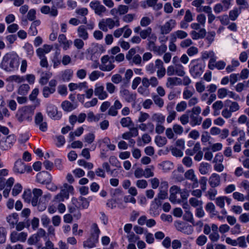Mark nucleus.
<instances>
[{
	"label": "nucleus",
	"mask_w": 249,
	"mask_h": 249,
	"mask_svg": "<svg viewBox=\"0 0 249 249\" xmlns=\"http://www.w3.org/2000/svg\"><path fill=\"white\" fill-rule=\"evenodd\" d=\"M18 64V56L14 52L7 53L3 57L0 67L7 71H12Z\"/></svg>",
	"instance_id": "1"
},
{
	"label": "nucleus",
	"mask_w": 249,
	"mask_h": 249,
	"mask_svg": "<svg viewBox=\"0 0 249 249\" xmlns=\"http://www.w3.org/2000/svg\"><path fill=\"white\" fill-rule=\"evenodd\" d=\"M35 108V107L33 106H24L18 109L16 114L18 122L21 123L24 120H31Z\"/></svg>",
	"instance_id": "2"
},
{
	"label": "nucleus",
	"mask_w": 249,
	"mask_h": 249,
	"mask_svg": "<svg viewBox=\"0 0 249 249\" xmlns=\"http://www.w3.org/2000/svg\"><path fill=\"white\" fill-rule=\"evenodd\" d=\"M115 20L111 18L102 19L99 23L98 26L100 29L104 32H107L108 28L110 29H113L115 26L118 27L120 25L119 18H115Z\"/></svg>",
	"instance_id": "3"
},
{
	"label": "nucleus",
	"mask_w": 249,
	"mask_h": 249,
	"mask_svg": "<svg viewBox=\"0 0 249 249\" xmlns=\"http://www.w3.org/2000/svg\"><path fill=\"white\" fill-rule=\"evenodd\" d=\"M201 111V108L196 106L194 107L191 110L187 111V113L191 112L190 124L192 126L201 124L202 120V118L199 115Z\"/></svg>",
	"instance_id": "4"
},
{
	"label": "nucleus",
	"mask_w": 249,
	"mask_h": 249,
	"mask_svg": "<svg viewBox=\"0 0 249 249\" xmlns=\"http://www.w3.org/2000/svg\"><path fill=\"white\" fill-rule=\"evenodd\" d=\"M205 67V65L202 63H197L191 67L190 69V72L194 78H198L203 73Z\"/></svg>",
	"instance_id": "5"
},
{
	"label": "nucleus",
	"mask_w": 249,
	"mask_h": 249,
	"mask_svg": "<svg viewBox=\"0 0 249 249\" xmlns=\"http://www.w3.org/2000/svg\"><path fill=\"white\" fill-rule=\"evenodd\" d=\"M89 6L94 10L96 15L100 17H102L103 13H105L107 11L106 8L98 0L90 2Z\"/></svg>",
	"instance_id": "6"
},
{
	"label": "nucleus",
	"mask_w": 249,
	"mask_h": 249,
	"mask_svg": "<svg viewBox=\"0 0 249 249\" xmlns=\"http://www.w3.org/2000/svg\"><path fill=\"white\" fill-rule=\"evenodd\" d=\"M71 202L77 209H87L89 206V202L86 198L82 196H80L78 199L73 197L71 199Z\"/></svg>",
	"instance_id": "7"
},
{
	"label": "nucleus",
	"mask_w": 249,
	"mask_h": 249,
	"mask_svg": "<svg viewBox=\"0 0 249 249\" xmlns=\"http://www.w3.org/2000/svg\"><path fill=\"white\" fill-rule=\"evenodd\" d=\"M36 181L41 184H46L51 182L52 177L51 175L47 171H42L37 173L36 177Z\"/></svg>",
	"instance_id": "8"
},
{
	"label": "nucleus",
	"mask_w": 249,
	"mask_h": 249,
	"mask_svg": "<svg viewBox=\"0 0 249 249\" xmlns=\"http://www.w3.org/2000/svg\"><path fill=\"white\" fill-rule=\"evenodd\" d=\"M176 21L175 19H171L164 25L160 26V33L162 35L169 33L176 26Z\"/></svg>",
	"instance_id": "9"
},
{
	"label": "nucleus",
	"mask_w": 249,
	"mask_h": 249,
	"mask_svg": "<svg viewBox=\"0 0 249 249\" xmlns=\"http://www.w3.org/2000/svg\"><path fill=\"white\" fill-rule=\"evenodd\" d=\"M47 113L49 116L53 119L58 120L61 117V115L58 113L57 107L52 104L48 105Z\"/></svg>",
	"instance_id": "10"
},
{
	"label": "nucleus",
	"mask_w": 249,
	"mask_h": 249,
	"mask_svg": "<svg viewBox=\"0 0 249 249\" xmlns=\"http://www.w3.org/2000/svg\"><path fill=\"white\" fill-rule=\"evenodd\" d=\"M94 94L101 100H105L108 97V94L104 89L103 86L95 85V88L94 90Z\"/></svg>",
	"instance_id": "11"
},
{
	"label": "nucleus",
	"mask_w": 249,
	"mask_h": 249,
	"mask_svg": "<svg viewBox=\"0 0 249 249\" xmlns=\"http://www.w3.org/2000/svg\"><path fill=\"white\" fill-rule=\"evenodd\" d=\"M31 203L33 206H36L38 204V198L42 196L43 192L40 189L35 188L32 192Z\"/></svg>",
	"instance_id": "12"
},
{
	"label": "nucleus",
	"mask_w": 249,
	"mask_h": 249,
	"mask_svg": "<svg viewBox=\"0 0 249 249\" xmlns=\"http://www.w3.org/2000/svg\"><path fill=\"white\" fill-rule=\"evenodd\" d=\"M185 178L189 180H190L193 182V186L194 187H198V180L195 174V172L193 169H189L185 173Z\"/></svg>",
	"instance_id": "13"
},
{
	"label": "nucleus",
	"mask_w": 249,
	"mask_h": 249,
	"mask_svg": "<svg viewBox=\"0 0 249 249\" xmlns=\"http://www.w3.org/2000/svg\"><path fill=\"white\" fill-rule=\"evenodd\" d=\"M53 6L52 7L51 15L53 16L54 17H56L58 14V11L57 8H64V3L63 0H52Z\"/></svg>",
	"instance_id": "14"
},
{
	"label": "nucleus",
	"mask_w": 249,
	"mask_h": 249,
	"mask_svg": "<svg viewBox=\"0 0 249 249\" xmlns=\"http://www.w3.org/2000/svg\"><path fill=\"white\" fill-rule=\"evenodd\" d=\"M220 177L219 175L213 173L209 178V183L212 188L218 186L220 184Z\"/></svg>",
	"instance_id": "15"
},
{
	"label": "nucleus",
	"mask_w": 249,
	"mask_h": 249,
	"mask_svg": "<svg viewBox=\"0 0 249 249\" xmlns=\"http://www.w3.org/2000/svg\"><path fill=\"white\" fill-rule=\"evenodd\" d=\"M121 95L127 102H132L135 100L136 96L135 94L130 93L128 90L124 89L121 91Z\"/></svg>",
	"instance_id": "16"
},
{
	"label": "nucleus",
	"mask_w": 249,
	"mask_h": 249,
	"mask_svg": "<svg viewBox=\"0 0 249 249\" xmlns=\"http://www.w3.org/2000/svg\"><path fill=\"white\" fill-rule=\"evenodd\" d=\"M181 84H182V82L180 78L177 77H169L167 78L166 86L168 88H171L175 86L180 85Z\"/></svg>",
	"instance_id": "17"
},
{
	"label": "nucleus",
	"mask_w": 249,
	"mask_h": 249,
	"mask_svg": "<svg viewBox=\"0 0 249 249\" xmlns=\"http://www.w3.org/2000/svg\"><path fill=\"white\" fill-rule=\"evenodd\" d=\"M226 65V63L224 61L220 60L216 62V60L214 62L208 65V67L211 70H213L215 68H216L218 70H221L225 68Z\"/></svg>",
	"instance_id": "18"
},
{
	"label": "nucleus",
	"mask_w": 249,
	"mask_h": 249,
	"mask_svg": "<svg viewBox=\"0 0 249 249\" xmlns=\"http://www.w3.org/2000/svg\"><path fill=\"white\" fill-rule=\"evenodd\" d=\"M14 170L16 173L22 174L26 170L25 165L21 160H17L15 162Z\"/></svg>",
	"instance_id": "19"
},
{
	"label": "nucleus",
	"mask_w": 249,
	"mask_h": 249,
	"mask_svg": "<svg viewBox=\"0 0 249 249\" xmlns=\"http://www.w3.org/2000/svg\"><path fill=\"white\" fill-rule=\"evenodd\" d=\"M78 36L83 40H87L89 38V34L86 27L84 25L80 26L77 29Z\"/></svg>",
	"instance_id": "20"
},
{
	"label": "nucleus",
	"mask_w": 249,
	"mask_h": 249,
	"mask_svg": "<svg viewBox=\"0 0 249 249\" xmlns=\"http://www.w3.org/2000/svg\"><path fill=\"white\" fill-rule=\"evenodd\" d=\"M16 141V137L14 135H10L6 137L5 141V146H3L4 150H7L10 148Z\"/></svg>",
	"instance_id": "21"
},
{
	"label": "nucleus",
	"mask_w": 249,
	"mask_h": 249,
	"mask_svg": "<svg viewBox=\"0 0 249 249\" xmlns=\"http://www.w3.org/2000/svg\"><path fill=\"white\" fill-rule=\"evenodd\" d=\"M171 37L173 38L174 40H177V38L182 39L185 38L188 36V34L183 30H177L171 34Z\"/></svg>",
	"instance_id": "22"
},
{
	"label": "nucleus",
	"mask_w": 249,
	"mask_h": 249,
	"mask_svg": "<svg viewBox=\"0 0 249 249\" xmlns=\"http://www.w3.org/2000/svg\"><path fill=\"white\" fill-rule=\"evenodd\" d=\"M76 104H72L68 101H65L62 103L61 107L64 110L69 112L77 107Z\"/></svg>",
	"instance_id": "23"
},
{
	"label": "nucleus",
	"mask_w": 249,
	"mask_h": 249,
	"mask_svg": "<svg viewBox=\"0 0 249 249\" xmlns=\"http://www.w3.org/2000/svg\"><path fill=\"white\" fill-rule=\"evenodd\" d=\"M73 75V71L71 69H66L61 72V79L64 82L70 81Z\"/></svg>",
	"instance_id": "24"
},
{
	"label": "nucleus",
	"mask_w": 249,
	"mask_h": 249,
	"mask_svg": "<svg viewBox=\"0 0 249 249\" xmlns=\"http://www.w3.org/2000/svg\"><path fill=\"white\" fill-rule=\"evenodd\" d=\"M18 218V215L16 213H13L7 217V221L9 224L11 228H13L15 225L17 223Z\"/></svg>",
	"instance_id": "25"
},
{
	"label": "nucleus",
	"mask_w": 249,
	"mask_h": 249,
	"mask_svg": "<svg viewBox=\"0 0 249 249\" xmlns=\"http://www.w3.org/2000/svg\"><path fill=\"white\" fill-rule=\"evenodd\" d=\"M98 240L90 237L83 243L84 248H92L96 246V244L98 242Z\"/></svg>",
	"instance_id": "26"
},
{
	"label": "nucleus",
	"mask_w": 249,
	"mask_h": 249,
	"mask_svg": "<svg viewBox=\"0 0 249 249\" xmlns=\"http://www.w3.org/2000/svg\"><path fill=\"white\" fill-rule=\"evenodd\" d=\"M51 76L52 73L49 72H42L41 78L39 80V84L41 85H46Z\"/></svg>",
	"instance_id": "27"
},
{
	"label": "nucleus",
	"mask_w": 249,
	"mask_h": 249,
	"mask_svg": "<svg viewBox=\"0 0 249 249\" xmlns=\"http://www.w3.org/2000/svg\"><path fill=\"white\" fill-rule=\"evenodd\" d=\"M151 119L157 124H163L165 121V117L161 113H154L152 115Z\"/></svg>",
	"instance_id": "28"
},
{
	"label": "nucleus",
	"mask_w": 249,
	"mask_h": 249,
	"mask_svg": "<svg viewBox=\"0 0 249 249\" xmlns=\"http://www.w3.org/2000/svg\"><path fill=\"white\" fill-rule=\"evenodd\" d=\"M201 149L200 144L199 142H196L192 149H187L185 151V153L187 155L193 156L196 153Z\"/></svg>",
	"instance_id": "29"
},
{
	"label": "nucleus",
	"mask_w": 249,
	"mask_h": 249,
	"mask_svg": "<svg viewBox=\"0 0 249 249\" xmlns=\"http://www.w3.org/2000/svg\"><path fill=\"white\" fill-rule=\"evenodd\" d=\"M100 230L96 223H93L91 226V231L90 237L97 240L98 241L99 234L100 233Z\"/></svg>",
	"instance_id": "30"
},
{
	"label": "nucleus",
	"mask_w": 249,
	"mask_h": 249,
	"mask_svg": "<svg viewBox=\"0 0 249 249\" xmlns=\"http://www.w3.org/2000/svg\"><path fill=\"white\" fill-rule=\"evenodd\" d=\"M152 99L153 100L154 103L159 107L161 108L163 106L164 101L159 95L152 94Z\"/></svg>",
	"instance_id": "31"
},
{
	"label": "nucleus",
	"mask_w": 249,
	"mask_h": 249,
	"mask_svg": "<svg viewBox=\"0 0 249 249\" xmlns=\"http://www.w3.org/2000/svg\"><path fill=\"white\" fill-rule=\"evenodd\" d=\"M167 49L166 45L162 44L159 46H157L153 52L157 55L161 56L166 52Z\"/></svg>",
	"instance_id": "32"
},
{
	"label": "nucleus",
	"mask_w": 249,
	"mask_h": 249,
	"mask_svg": "<svg viewBox=\"0 0 249 249\" xmlns=\"http://www.w3.org/2000/svg\"><path fill=\"white\" fill-rule=\"evenodd\" d=\"M210 165L208 163L202 162L199 167V171L202 175L207 174L209 172Z\"/></svg>",
	"instance_id": "33"
},
{
	"label": "nucleus",
	"mask_w": 249,
	"mask_h": 249,
	"mask_svg": "<svg viewBox=\"0 0 249 249\" xmlns=\"http://www.w3.org/2000/svg\"><path fill=\"white\" fill-rule=\"evenodd\" d=\"M167 191L163 190H160V192L158 194V198H155L154 200L157 204H160L161 202L160 199H164L167 196Z\"/></svg>",
	"instance_id": "34"
},
{
	"label": "nucleus",
	"mask_w": 249,
	"mask_h": 249,
	"mask_svg": "<svg viewBox=\"0 0 249 249\" xmlns=\"http://www.w3.org/2000/svg\"><path fill=\"white\" fill-rule=\"evenodd\" d=\"M205 209L207 212L212 215H215L217 213L215 211V206L212 202H208L207 203L205 206Z\"/></svg>",
	"instance_id": "35"
},
{
	"label": "nucleus",
	"mask_w": 249,
	"mask_h": 249,
	"mask_svg": "<svg viewBox=\"0 0 249 249\" xmlns=\"http://www.w3.org/2000/svg\"><path fill=\"white\" fill-rule=\"evenodd\" d=\"M55 91V88H49L47 86H45L42 90L43 95L45 98H48L50 94H53Z\"/></svg>",
	"instance_id": "36"
},
{
	"label": "nucleus",
	"mask_w": 249,
	"mask_h": 249,
	"mask_svg": "<svg viewBox=\"0 0 249 249\" xmlns=\"http://www.w3.org/2000/svg\"><path fill=\"white\" fill-rule=\"evenodd\" d=\"M183 219L190 223L194 224L195 221L193 217V213L189 210H186L183 215Z\"/></svg>",
	"instance_id": "37"
},
{
	"label": "nucleus",
	"mask_w": 249,
	"mask_h": 249,
	"mask_svg": "<svg viewBox=\"0 0 249 249\" xmlns=\"http://www.w3.org/2000/svg\"><path fill=\"white\" fill-rule=\"evenodd\" d=\"M175 74L179 76H183L185 72L184 70V67L180 64H176L175 66Z\"/></svg>",
	"instance_id": "38"
},
{
	"label": "nucleus",
	"mask_w": 249,
	"mask_h": 249,
	"mask_svg": "<svg viewBox=\"0 0 249 249\" xmlns=\"http://www.w3.org/2000/svg\"><path fill=\"white\" fill-rule=\"evenodd\" d=\"M154 169V167L153 166H150L149 167L146 168L145 170H143V177L145 178L153 177L154 176L153 172Z\"/></svg>",
	"instance_id": "39"
},
{
	"label": "nucleus",
	"mask_w": 249,
	"mask_h": 249,
	"mask_svg": "<svg viewBox=\"0 0 249 249\" xmlns=\"http://www.w3.org/2000/svg\"><path fill=\"white\" fill-rule=\"evenodd\" d=\"M30 89L29 86L27 84H24L20 86L18 89V93L20 95H26Z\"/></svg>",
	"instance_id": "40"
},
{
	"label": "nucleus",
	"mask_w": 249,
	"mask_h": 249,
	"mask_svg": "<svg viewBox=\"0 0 249 249\" xmlns=\"http://www.w3.org/2000/svg\"><path fill=\"white\" fill-rule=\"evenodd\" d=\"M120 124L123 127H129L133 124L131 119L129 117L122 118Z\"/></svg>",
	"instance_id": "41"
},
{
	"label": "nucleus",
	"mask_w": 249,
	"mask_h": 249,
	"mask_svg": "<svg viewBox=\"0 0 249 249\" xmlns=\"http://www.w3.org/2000/svg\"><path fill=\"white\" fill-rule=\"evenodd\" d=\"M189 203L193 207H199L202 206L203 202L201 200H199L196 197H191L189 199Z\"/></svg>",
	"instance_id": "42"
},
{
	"label": "nucleus",
	"mask_w": 249,
	"mask_h": 249,
	"mask_svg": "<svg viewBox=\"0 0 249 249\" xmlns=\"http://www.w3.org/2000/svg\"><path fill=\"white\" fill-rule=\"evenodd\" d=\"M32 192L31 190L28 189L25 190L22 195V197L24 200L25 202L29 203L31 200Z\"/></svg>",
	"instance_id": "43"
},
{
	"label": "nucleus",
	"mask_w": 249,
	"mask_h": 249,
	"mask_svg": "<svg viewBox=\"0 0 249 249\" xmlns=\"http://www.w3.org/2000/svg\"><path fill=\"white\" fill-rule=\"evenodd\" d=\"M155 142L159 147H162L166 143L167 140L164 137L157 136L155 138Z\"/></svg>",
	"instance_id": "44"
},
{
	"label": "nucleus",
	"mask_w": 249,
	"mask_h": 249,
	"mask_svg": "<svg viewBox=\"0 0 249 249\" xmlns=\"http://www.w3.org/2000/svg\"><path fill=\"white\" fill-rule=\"evenodd\" d=\"M240 12L239 11L237 8H234L233 10H231L229 12V18L231 20H235L238 17Z\"/></svg>",
	"instance_id": "45"
},
{
	"label": "nucleus",
	"mask_w": 249,
	"mask_h": 249,
	"mask_svg": "<svg viewBox=\"0 0 249 249\" xmlns=\"http://www.w3.org/2000/svg\"><path fill=\"white\" fill-rule=\"evenodd\" d=\"M133 74V71L131 69H128L126 71L124 78L123 80L125 84H127L129 82L130 79Z\"/></svg>",
	"instance_id": "46"
},
{
	"label": "nucleus",
	"mask_w": 249,
	"mask_h": 249,
	"mask_svg": "<svg viewBox=\"0 0 249 249\" xmlns=\"http://www.w3.org/2000/svg\"><path fill=\"white\" fill-rule=\"evenodd\" d=\"M151 33H152V29L150 27H148L145 30L141 31L140 32V36L142 39H145L147 37H148V36H149V35H150Z\"/></svg>",
	"instance_id": "47"
},
{
	"label": "nucleus",
	"mask_w": 249,
	"mask_h": 249,
	"mask_svg": "<svg viewBox=\"0 0 249 249\" xmlns=\"http://www.w3.org/2000/svg\"><path fill=\"white\" fill-rule=\"evenodd\" d=\"M109 163L112 165L117 168H120L121 165L117 158L114 156H110L109 159Z\"/></svg>",
	"instance_id": "48"
},
{
	"label": "nucleus",
	"mask_w": 249,
	"mask_h": 249,
	"mask_svg": "<svg viewBox=\"0 0 249 249\" xmlns=\"http://www.w3.org/2000/svg\"><path fill=\"white\" fill-rule=\"evenodd\" d=\"M187 106L186 102L183 101L177 105L176 109L178 112H182L186 109Z\"/></svg>",
	"instance_id": "49"
},
{
	"label": "nucleus",
	"mask_w": 249,
	"mask_h": 249,
	"mask_svg": "<svg viewBox=\"0 0 249 249\" xmlns=\"http://www.w3.org/2000/svg\"><path fill=\"white\" fill-rule=\"evenodd\" d=\"M207 241V237L204 235H201L198 236L196 239V243L198 246H202L206 244Z\"/></svg>",
	"instance_id": "50"
},
{
	"label": "nucleus",
	"mask_w": 249,
	"mask_h": 249,
	"mask_svg": "<svg viewBox=\"0 0 249 249\" xmlns=\"http://www.w3.org/2000/svg\"><path fill=\"white\" fill-rule=\"evenodd\" d=\"M115 67V65L111 63V61H110V64L108 65H101L99 66V68L101 71H110L113 70Z\"/></svg>",
	"instance_id": "51"
},
{
	"label": "nucleus",
	"mask_w": 249,
	"mask_h": 249,
	"mask_svg": "<svg viewBox=\"0 0 249 249\" xmlns=\"http://www.w3.org/2000/svg\"><path fill=\"white\" fill-rule=\"evenodd\" d=\"M44 122L42 114L41 112H37L35 117V122L36 125H38Z\"/></svg>",
	"instance_id": "52"
},
{
	"label": "nucleus",
	"mask_w": 249,
	"mask_h": 249,
	"mask_svg": "<svg viewBox=\"0 0 249 249\" xmlns=\"http://www.w3.org/2000/svg\"><path fill=\"white\" fill-rule=\"evenodd\" d=\"M228 94V90L225 88H221L217 91V96L219 99H223Z\"/></svg>",
	"instance_id": "53"
},
{
	"label": "nucleus",
	"mask_w": 249,
	"mask_h": 249,
	"mask_svg": "<svg viewBox=\"0 0 249 249\" xmlns=\"http://www.w3.org/2000/svg\"><path fill=\"white\" fill-rule=\"evenodd\" d=\"M136 185L139 188L145 189L147 187L148 183L145 179H139L137 181Z\"/></svg>",
	"instance_id": "54"
},
{
	"label": "nucleus",
	"mask_w": 249,
	"mask_h": 249,
	"mask_svg": "<svg viewBox=\"0 0 249 249\" xmlns=\"http://www.w3.org/2000/svg\"><path fill=\"white\" fill-rule=\"evenodd\" d=\"M195 86L196 91L199 93L202 92L205 89V85L204 84V82L202 81L196 82Z\"/></svg>",
	"instance_id": "55"
},
{
	"label": "nucleus",
	"mask_w": 249,
	"mask_h": 249,
	"mask_svg": "<svg viewBox=\"0 0 249 249\" xmlns=\"http://www.w3.org/2000/svg\"><path fill=\"white\" fill-rule=\"evenodd\" d=\"M8 80L11 81H15L17 83H21L24 81L25 79L23 77H20L19 75H12L9 77Z\"/></svg>",
	"instance_id": "56"
},
{
	"label": "nucleus",
	"mask_w": 249,
	"mask_h": 249,
	"mask_svg": "<svg viewBox=\"0 0 249 249\" xmlns=\"http://www.w3.org/2000/svg\"><path fill=\"white\" fill-rule=\"evenodd\" d=\"M23 48L28 55L31 56L33 54L34 49L32 45L28 43H27L25 44Z\"/></svg>",
	"instance_id": "57"
},
{
	"label": "nucleus",
	"mask_w": 249,
	"mask_h": 249,
	"mask_svg": "<svg viewBox=\"0 0 249 249\" xmlns=\"http://www.w3.org/2000/svg\"><path fill=\"white\" fill-rule=\"evenodd\" d=\"M232 196L234 199L239 201H244L246 199L243 194L238 192H234Z\"/></svg>",
	"instance_id": "58"
},
{
	"label": "nucleus",
	"mask_w": 249,
	"mask_h": 249,
	"mask_svg": "<svg viewBox=\"0 0 249 249\" xmlns=\"http://www.w3.org/2000/svg\"><path fill=\"white\" fill-rule=\"evenodd\" d=\"M215 203L217 206L220 208H224L225 206V197L224 196H219L215 199Z\"/></svg>",
	"instance_id": "59"
},
{
	"label": "nucleus",
	"mask_w": 249,
	"mask_h": 249,
	"mask_svg": "<svg viewBox=\"0 0 249 249\" xmlns=\"http://www.w3.org/2000/svg\"><path fill=\"white\" fill-rule=\"evenodd\" d=\"M22 188V186L20 184L17 183L15 184L12 190V195L14 196H17L21 192Z\"/></svg>",
	"instance_id": "60"
},
{
	"label": "nucleus",
	"mask_w": 249,
	"mask_h": 249,
	"mask_svg": "<svg viewBox=\"0 0 249 249\" xmlns=\"http://www.w3.org/2000/svg\"><path fill=\"white\" fill-rule=\"evenodd\" d=\"M74 46L78 50L82 49L84 45V42L80 38L75 39L73 41Z\"/></svg>",
	"instance_id": "61"
},
{
	"label": "nucleus",
	"mask_w": 249,
	"mask_h": 249,
	"mask_svg": "<svg viewBox=\"0 0 249 249\" xmlns=\"http://www.w3.org/2000/svg\"><path fill=\"white\" fill-rule=\"evenodd\" d=\"M116 89V87L112 83L107 82L106 83V89L110 94H113L114 93Z\"/></svg>",
	"instance_id": "62"
},
{
	"label": "nucleus",
	"mask_w": 249,
	"mask_h": 249,
	"mask_svg": "<svg viewBox=\"0 0 249 249\" xmlns=\"http://www.w3.org/2000/svg\"><path fill=\"white\" fill-rule=\"evenodd\" d=\"M95 135L94 134L92 133H89L87 134L84 138V141L85 142L90 144L94 140Z\"/></svg>",
	"instance_id": "63"
},
{
	"label": "nucleus",
	"mask_w": 249,
	"mask_h": 249,
	"mask_svg": "<svg viewBox=\"0 0 249 249\" xmlns=\"http://www.w3.org/2000/svg\"><path fill=\"white\" fill-rule=\"evenodd\" d=\"M240 221L243 223H246L249 222V213H244L241 214L239 217Z\"/></svg>",
	"instance_id": "64"
}]
</instances>
